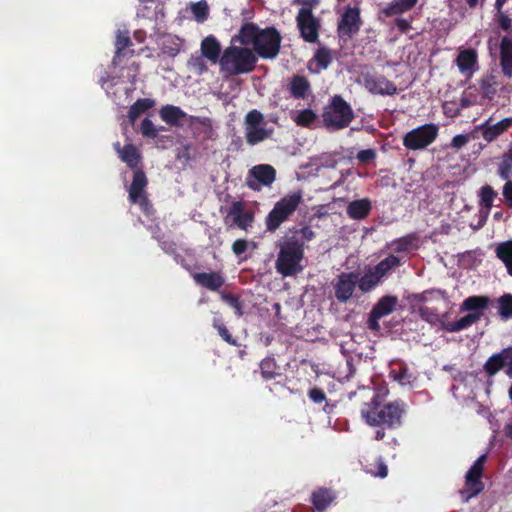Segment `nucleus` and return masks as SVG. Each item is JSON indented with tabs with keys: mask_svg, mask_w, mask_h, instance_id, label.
Wrapping results in <instances>:
<instances>
[{
	"mask_svg": "<svg viewBox=\"0 0 512 512\" xmlns=\"http://www.w3.org/2000/svg\"><path fill=\"white\" fill-rule=\"evenodd\" d=\"M503 196H504L507 206L512 208V181L511 180L506 181V183L503 187Z\"/></svg>",
	"mask_w": 512,
	"mask_h": 512,
	"instance_id": "69168bd1",
	"label": "nucleus"
},
{
	"mask_svg": "<svg viewBox=\"0 0 512 512\" xmlns=\"http://www.w3.org/2000/svg\"><path fill=\"white\" fill-rule=\"evenodd\" d=\"M308 397L314 402V403H322L326 400V394L325 392L318 387H314L309 390Z\"/></svg>",
	"mask_w": 512,
	"mask_h": 512,
	"instance_id": "4d7b16f0",
	"label": "nucleus"
},
{
	"mask_svg": "<svg viewBox=\"0 0 512 512\" xmlns=\"http://www.w3.org/2000/svg\"><path fill=\"white\" fill-rule=\"evenodd\" d=\"M469 141V136L465 134H459L453 137L451 141V147L460 149L465 146Z\"/></svg>",
	"mask_w": 512,
	"mask_h": 512,
	"instance_id": "e2e57ef3",
	"label": "nucleus"
},
{
	"mask_svg": "<svg viewBox=\"0 0 512 512\" xmlns=\"http://www.w3.org/2000/svg\"><path fill=\"white\" fill-rule=\"evenodd\" d=\"M480 320V313H469L457 321L449 322L443 325L447 332H459L471 327Z\"/></svg>",
	"mask_w": 512,
	"mask_h": 512,
	"instance_id": "c756f323",
	"label": "nucleus"
},
{
	"mask_svg": "<svg viewBox=\"0 0 512 512\" xmlns=\"http://www.w3.org/2000/svg\"><path fill=\"white\" fill-rule=\"evenodd\" d=\"M132 45V41L130 39V35L128 31H118L116 36V51L115 55L112 59V63L117 66L120 65L122 60L121 58L125 55V50L129 46Z\"/></svg>",
	"mask_w": 512,
	"mask_h": 512,
	"instance_id": "7c9ffc66",
	"label": "nucleus"
},
{
	"mask_svg": "<svg viewBox=\"0 0 512 512\" xmlns=\"http://www.w3.org/2000/svg\"><path fill=\"white\" fill-rule=\"evenodd\" d=\"M202 55L212 63H219L221 58V45L213 35L205 37L201 42Z\"/></svg>",
	"mask_w": 512,
	"mask_h": 512,
	"instance_id": "4be33fe9",
	"label": "nucleus"
},
{
	"mask_svg": "<svg viewBox=\"0 0 512 512\" xmlns=\"http://www.w3.org/2000/svg\"><path fill=\"white\" fill-rule=\"evenodd\" d=\"M248 248V242L245 239H237L232 244V251L235 255H241L246 252Z\"/></svg>",
	"mask_w": 512,
	"mask_h": 512,
	"instance_id": "680f3d73",
	"label": "nucleus"
},
{
	"mask_svg": "<svg viewBox=\"0 0 512 512\" xmlns=\"http://www.w3.org/2000/svg\"><path fill=\"white\" fill-rule=\"evenodd\" d=\"M413 165H414V158L408 157L404 162L402 167H400V173H401V179L403 181H414V174L413 171Z\"/></svg>",
	"mask_w": 512,
	"mask_h": 512,
	"instance_id": "3c124183",
	"label": "nucleus"
},
{
	"mask_svg": "<svg viewBox=\"0 0 512 512\" xmlns=\"http://www.w3.org/2000/svg\"><path fill=\"white\" fill-rule=\"evenodd\" d=\"M381 319L380 316L375 315L372 311L369 313V317L367 320V326L371 331H378L380 329L379 320Z\"/></svg>",
	"mask_w": 512,
	"mask_h": 512,
	"instance_id": "0e129e2a",
	"label": "nucleus"
},
{
	"mask_svg": "<svg viewBox=\"0 0 512 512\" xmlns=\"http://www.w3.org/2000/svg\"><path fill=\"white\" fill-rule=\"evenodd\" d=\"M303 258L304 242L296 236H291L280 245L275 263L276 270L284 277L296 275L303 270Z\"/></svg>",
	"mask_w": 512,
	"mask_h": 512,
	"instance_id": "20e7f679",
	"label": "nucleus"
},
{
	"mask_svg": "<svg viewBox=\"0 0 512 512\" xmlns=\"http://www.w3.org/2000/svg\"><path fill=\"white\" fill-rule=\"evenodd\" d=\"M299 233L301 234L302 239L305 241H311L315 237V232L310 226H304L300 228Z\"/></svg>",
	"mask_w": 512,
	"mask_h": 512,
	"instance_id": "774afa93",
	"label": "nucleus"
},
{
	"mask_svg": "<svg viewBox=\"0 0 512 512\" xmlns=\"http://www.w3.org/2000/svg\"><path fill=\"white\" fill-rule=\"evenodd\" d=\"M418 312L429 323H436L439 321V312L437 309L429 308L427 306H421L418 308Z\"/></svg>",
	"mask_w": 512,
	"mask_h": 512,
	"instance_id": "864d4df0",
	"label": "nucleus"
},
{
	"mask_svg": "<svg viewBox=\"0 0 512 512\" xmlns=\"http://www.w3.org/2000/svg\"><path fill=\"white\" fill-rule=\"evenodd\" d=\"M456 63L462 74L471 77L478 69L476 51L473 49L460 51L456 59Z\"/></svg>",
	"mask_w": 512,
	"mask_h": 512,
	"instance_id": "aec40b11",
	"label": "nucleus"
},
{
	"mask_svg": "<svg viewBox=\"0 0 512 512\" xmlns=\"http://www.w3.org/2000/svg\"><path fill=\"white\" fill-rule=\"evenodd\" d=\"M415 4L416 0H394L381 12L386 17H392L409 11Z\"/></svg>",
	"mask_w": 512,
	"mask_h": 512,
	"instance_id": "c9c22d12",
	"label": "nucleus"
},
{
	"mask_svg": "<svg viewBox=\"0 0 512 512\" xmlns=\"http://www.w3.org/2000/svg\"><path fill=\"white\" fill-rule=\"evenodd\" d=\"M498 313L502 319L512 318V295L504 294L498 300Z\"/></svg>",
	"mask_w": 512,
	"mask_h": 512,
	"instance_id": "49530a36",
	"label": "nucleus"
},
{
	"mask_svg": "<svg viewBox=\"0 0 512 512\" xmlns=\"http://www.w3.org/2000/svg\"><path fill=\"white\" fill-rule=\"evenodd\" d=\"M193 279L198 285L210 291H219L225 283V278L219 271L196 273Z\"/></svg>",
	"mask_w": 512,
	"mask_h": 512,
	"instance_id": "f3484780",
	"label": "nucleus"
},
{
	"mask_svg": "<svg viewBox=\"0 0 512 512\" xmlns=\"http://www.w3.org/2000/svg\"><path fill=\"white\" fill-rule=\"evenodd\" d=\"M495 252L497 257L505 264L508 273L512 276V240L500 243Z\"/></svg>",
	"mask_w": 512,
	"mask_h": 512,
	"instance_id": "58836bf2",
	"label": "nucleus"
},
{
	"mask_svg": "<svg viewBox=\"0 0 512 512\" xmlns=\"http://www.w3.org/2000/svg\"><path fill=\"white\" fill-rule=\"evenodd\" d=\"M333 60L331 50L327 47H319L312 60L311 64L315 63L316 69L312 70L314 73H319L322 70H326Z\"/></svg>",
	"mask_w": 512,
	"mask_h": 512,
	"instance_id": "72a5a7b5",
	"label": "nucleus"
},
{
	"mask_svg": "<svg viewBox=\"0 0 512 512\" xmlns=\"http://www.w3.org/2000/svg\"><path fill=\"white\" fill-rule=\"evenodd\" d=\"M131 203L137 204L140 207L141 211L147 216L152 215V213L154 212L153 206L150 203L147 195L141 196L138 198V201Z\"/></svg>",
	"mask_w": 512,
	"mask_h": 512,
	"instance_id": "6e6d98bb",
	"label": "nucleus"
},
{
	"mask_svg": "<svg viewBox=\"0 0 512 512\" xmlns=\"http://www.w3.org/2000/svg\"><path fill=\"white\" fill-rule=\"evenodd\" d=\"M260 373L265 381L274 380L277 376H280L278 372V365L274 357H266L260 362Z\"/></svg>",
	"mask_w": 512,
	"mask_h": 512,
	"instance_id": "4c0bfd02",
	"label": "nucleus"
},
{
	"mask_svg": "<svg viewBox=\"0 0 512 512\" xmlns=\"http://www.w3.org/2000/svg\"><path fill=\"white\" fill-rule=\"evenodd\" d=\"M397 297L395 296H383L380 298L377 303L373 306L371 311L375 313V315L385 317L392 313L397 305Z\"/></svg>",
	"mask_w": 512,
	"mask_h": 512,
	"instance_id": "f704fd0d",
	"label": "nucleus"
},
{
	"mask_svg": "<svg viewBox=\"0 0 512 512\" xmlns=\"http://www.w3.org/2000/svg\"><path fill=\"white\" fill-rule=\"evenodd\" d=\"M382 280L383 279L376 273V271L372 267H369L362 276L358 273L357 284L361 292L368 293L376 288Z\"/></svg>",
	"mask_w": 512,
	"mask_h": 512,
	"instance_id": "c85d7f7f",
	"label": "nucleus"
},
{
	"mask_svg": "<svg viewBox=\"0 0 512 512\" xmlns=\"http://www.w3.org/2000/svg\"><path fill=\"white\" fill-rule=\"evenodd\" d=\"M367 473L380 478H385L388 475L387 465L383 462L381 457H374L371 463L364 466Z\"/></svg>",
	"mask_w": 512,
	"mask_h": 512,
	"instance_id": "a19ab883",
	"label": "nucleus"
},
{
	"mask_svg": "<svg viewBox=\"0 0 512 512\" xmlns=\"http://www.w3.org/2000/svg\"><path fill=\"white\" fill-rule=\"evenodd\" d=\"M303 202L301 191L288 193L280 198L265 218V227L268 232L277 231L281 225L288 221Z\"/></svg>",
	"mask_w": 512,
	"mask_h": 512,
	"instance_id": "39448f33",
	"label": "nucleus"
},
{
	"mask_svg": "<svg viewBox=\"0 0 512 512\" xmlns=\"http://www.w3.org/2000/svg\"><path fill=\"white\" fill-rule=\"evenodd\" d=\"M276 180V170L269 164L252 167L246 177V185L253 191H260L263 186H271Z\"/></svg>",
	"mask_w": 512,
	"mask_h": 512,
	"instance_id": "1a4fd4ad",
	"label": "nucleus"
},
{
	"mask_svg": "<svg viewBox=\"0 0 512 512\" xmlns=\"http://www.w3.org/2000/svg\"><path fill=\"white\" fill-rule=\"evenodd\" d=\"M403 143L408 149L416 150V128L406 134Z\"/></svg>",
	"mask_w": 512,
	"mask_h": 512,
	"instance_id": "052dcab7",
	"label": "nucleus"
},
{
	"mask_svg": "<svg viewBox=\"0 0 512 512\" xmlns=\"http://www.w3.org/2000/svg\"><path fill=\"white\" fill-rule=\"evenodd\" d=\"M491 303L488 296H470L467 297L460 306V311H468L470 313H480V318L483 316L484 310H486Z\"/></svg>",
	"mask_w": 512,
	"mask_h": 512,
	"instance_id": "b1692460",
	"label": "nucleus"
},
{
	"mask_svg": "<svg viewBox=\"0 0 512 512\" xmlns=\"http://www.w3.org/2000/svg\"><path fill=\"white\" fill-rule=\"evenodd\" d=\"M265 121L263 114L253 109L245 116V138L246 142L254 146L271 136L272 130L264 127Z\"/></svg>",
	"mask_w": 512,
	"mask_h": 512,
	"instance_id": "0eeeda50",
	"label": "nucleus"
},
{
	"mask_svg": "<svg viewBox=\"0 0 512 512\" xmlns=\"http://www.w3.org/2000/svg\"><path fill=\"white\" fill-rule=\"evenodd\" d=\"M361 77L364 87L372 94L393 95L397 91L392 81L377 72H365Z\"/></svg>",
	"mask_w": 512,
	"mask_h": 512,
	"instance_id": "4468645a",
	"label": "nucleus"
},
{
	"mask_svg": "<svg viewBox=\"0 0 512 512\" xmlns=\"http://www.w3.org/2000/svg\"><path fill=\"white\" fill-rule=\"evenodd\" d=\"M228 217H232L233 224L245 231H247V229L251 227L252 223L254 222L253 212L247 211L242 201H236L232 203L226 219Z\"/></svg>",
	"mask_w": 512,
	"mask_h": 512,
	"instance_id": "2eb2a0df",
	"label": "nucleus"
},
{
	"mask_svg": "<svg viewBox=\"0 0 512 512\" xmlns=\"http://www.w3.org/2000/svg\"><path fill=\"white\" fill-rule=\"evenodd\" d=\"M113 147L121 161L126 163L131 170L140 169L139 164L141 163L142 156L132 143L121 146L120 142H116L113 144Z\"/></svg>",
	"mask_w": 512,
	"mask_h": 512,
	"instance_id": "dca6fc26",
	"label": "nucleus"
},
{
	"mask_svg": "<svg viewBox=\"0 0 512 512\" xmlns=\"http://www.w3.org/2000/svg\"><path fill=\"white\" fill-rule=\"evenodd\" d=\"M296 22L301 37L308 43H316L319 39L320 21L313 12L309 10H299L296 16Z\"/></svg>",
	"mask_w": 512,
	"mask_h": 512,
	"instance_id": "f8f14e48",
	"label": "nucleus"
},
{
	"mask_svg": "<svg viewBox=\"0 0 512 512\" xmlns=\"http://www.w3.org/2000/svg\"><path fill=\"white\" fill-rule=\"evenodd\" d=\"M498 175L508 181L512 175V151L503 154L501 162L498 165Z\"/></svg>",
	"mask_w": 512,
	"mask_h": 512,
	"instance_id": "c03bdc74",
	"label": "nucleus"
},
{
	"mask_svg": "<svg viewBox=\"0 0 512 512\" xmlns=\"http://www.w3.org/2000/svg\"><path fill=\"white\" fill-rule=\"evenodd\" d=\"M487 455L483 454L477 458L465 475V489L461 491V495L465 501L477 496L484 490V483L481 478L483 476L484 464Z\"/></svg>",
	"mask_w": 512,
	"mask_h": 512,
	"instance_id": "6e6552de",
	"label": "nucleus"
},
{
	"mask_svg": "<svg viewBox=\"0 0 512 512\" xmlns=\"http://www.w3.org/2000/svg\"><path fill=\"white\" fill-rule=\"evenodd\" d=\"M311 85L302 75H294L289 82V92L294 99H304L310 92Z\"/></svg>",
	"mask_w": 512,
	"mask_h": 512,
	"instance_id": "a878e982",
	"label": "nucleus"
},
{
	"mask_svg": "<svg viewBox=\"0 0 512 512\" xmlns=\"http://www.w3.org/2000/svg\"><path fill=\"white\" fill-rule=\"evenodd\" d=\"M159 115L162 121L171 127H180L183 121L188 118V115L180 107L167 104L161 107Z\"/></svg>",
	"mask_w": 512,
	"mask_h": 512,
	"instance_id": "a211bd4d",
	"label": "nucleus"
},
{
	"mask_svg": "<svg viewBox=\"0 0 512 512\" xmlns=\"http://www.w3.org/2000/svg\"><path fill=\"white\" fill-rule=\"evenodd\" d=\"M512 125V118H504L501 121L492 124L491 120H487L483 123L479 129L482 131V137L487 142H492L505 131H507Z\"/></svg>",
	"mask_w": 512,
	"mask_h": 512,
	"instance_id": "6ab92c4d",
	"label": "nucleus"
},
{
	"mask_svg": "<svg viewBox=\"0 0 512 512\" xmlns=\"http://www.w3.org/2000/svg\"><path fill=\"white\" fill-rule=\"evenodd\" d=\"M354 118L351 105L340 95H334L322 113L323 124L331 131L348 127Z\"/></svg>",
	"mask_w": 512,
	"mask_h": 512,
	"instance_id": "423d86ee",
	"label": "nucleus"
},
{
	"mask_svg": "<svg viewBox=\"0 0 512 512\" xmlns=\"http://www.w3.org/2000/svg\"><path fill=\"white\" fill-rule=\"evenodd\" d=\"M394 25L402 33H407L411 29V22L403 18H396Z\"/></svg>",
	"mask_w": 512,
	"mask_h": 512,
	"instance_id": "338daca9",
	"label": "nucleus"
},
{
	"mask_svg": "<svg viewBox=\"0 0 512 512\" xmlns=\"http://www.w3.org/2000/svg\"><path fill=\"white\" fill-rule=\"evenodd\" d=\"M148 184V179L142 169L133 171L132 183L129 187L128 199L130 202L138 201V198L147 195L145 189Z\"/></svg>",
	"mask_w": 512,
	"mask_h": 512,
	"instance_id": "412c9836",
	"label": "nucleus"
},
{
	"mask_svg": "<svg viewBox=\"0 0 512 512\" xmlns=\"http://www.w3.org/2000/svg\"><path fill=\"white\" fill-rule=\"evenodd\" d=\"M282 37L274 27L260 28L255 23H244L238 33L232 37L231 43L244 46L252 45L253 52L262 59H275L281 48Z\"/></svg>",
	"mask_w": 512,
	"mask_h": 512,
	"instance_id": "f257e3e1",
	"label": "nucleus"
},
{
	"mask_svg": "<svg viewBox=\"0 0 512 512\" xmlns=\"http://www.w3.org/2000/svg\"><path fill=\"white\" fill-rule=\"evenodd\" d=\"M497 21L499 26L505 30L508 31L511 29L512 26V20L508 15H506L504 12L500 11L497 12Z\"/></svg>",
	"mask_w": 512,
	"mask_h": 512,
	"instance_id": "bf43d9fd",
	"label": "nucleus"
},
{
	"mask_svg": "<svg viewBox=\"0 0 512 512\" xmlns=\"http://www.w3.org/2000/svg\"><path fill=\"white\" fill-rule=\"evenodd\" d=\"M416 236L414 234L399 238L391 243V248L396 253H405L413 248Z\"/></svg>",
	"mask_w": 512,
	"mask_h": 512,
	"instance_id": "79ce46f5",
	"label": "nucleus"
},
{
	"mask_svg": "<svg viewBox=\"0 0 512 512\" xmlns=\"http://www.w3.org/2000/svg\"><path fill=\"white\" fill-rule=\"evenodd\" d=\"M162 51L170 57H175L180 52V46L173 39H169L163 42Z\"/></svg>",
	"mask_w": 512,
	"mask_h": 512,
	"instance_id": "5fc2aeb1",
	"label": "nucleus"
},
{
	"mask_svg": "<svg viewBox=\"0 0 512 512\" xmlns=\"http://www.w3.org/2000/svg\"><path fill=\"white\" fill-rule=\"evenodd\" d=\"M191 12L197 22H204L209 16V6L206 0L191 3Z\"/></svg>",
	"mask_w": 512,
	"mask_h": 512,
	"instance_id": "37998d69",
	"label": "nucleus"
},
{
	"mask_svg": "<svg viewBox=\"0 0 512 512\" xmlns=\"http://www.w3.org/2000/svg\"><path fill=\"white\" fill-rule=\"evenodd\" d=\"M403 263L404 259L402 256L390 254L372 268L382 279H384L390 275L395 268L401 266Z\"/></svg>",
	"mask_w": 512,
	"mask_h": 512,
	"instance_id": "cd10ccee",
	"label": "nucleus"
},
{
	"mask_svg": "<svg viewBox=\"0 0 512 512\" xmlns=\"http://www.w3.org/2000/svg\"><path fill=\"white\" fill-rule=\"evenodd\" d=\"M317 115L311 109L300 110L295 118V122L299 126L307 127L312 124Z\"/></svg>",
	"mask_w": 512,
	"mask_h": 512,
	"instance_id": "8fccbe9b",
	"label": "nucleus"
},
{
	"mask_svg": "<svg viewBox=\"0 0 512 512\" xmlns=\"http://www.w3.org/2000/svg\"><path fill=\"white\" fill-rule=\"evenodd\" d=\"M213 328H215L219 334V336L228 344L232 346H238L237 340L233 338L228 328L224 325L222 319L220 317H215L212 323Z\"/></svg>",
	"mask_w": 512,
	"mask_h": 512,
	"instance_id": "a18cd8bd",
	"label": "nucleus"
},
{
	"mask_svg": "<svg viewBox=\"0 0 512 512\" xmlns=\"http://www.w3.org/2000/svg\"><path fill=\"white\" fill-rule=\"evenodd\" d=\"M335 499L334 492L325 487H320L311 495V503L319 512L324 511Z\"/></svg>",
	"mask_w": 512,
	"mask_h": 512,
	"instance_id": "bb28decb",
	"label": "nucleus"
},
{
	"mask_svg": "<svg viewBox=\"0 0 512 512\" xmlns=\"http://www.w3.org/2000/svg\"><path fill=\"white\" fill-rule=\"evenodd\" d=\"M220 294H221V299L227 305H229L231 308L234 309L237 317H242L244 314V311H243V305H242V302H241L239 296L234 295L229 292H221Z\"/></svg>",
	"mask_w": 512,
	"mask_h": 512,
	"instance_id": "de8ad7c7",
	"label": "nucleus"
},
{
	"mask_svg": "<svg viewBox=\"0 0 512 512\" xmlns=\"http://www.w3.org/2000/svg\"><path fill=\"white\" fill-rule=\"evenodd\" d=\"M141 134L144 137L154 139L158 135V129L155 127L154 123L149 119L145 118L140 125Z\"/></svg>",
	"mask_w": 512,
	"mask_h": 512,
	"instance_id": "603ef678",
	"label": "nucleus"
},
{
	"mask_svg": "<svg viewBox=\"0 0 512 512\" xmlns=\"http://www.w3.org/2000/svg\"><path fill=\"white\" fill-rule=\"evenodd\" d=\"M155 100L150 98L137 99L128 110V118L131 124H134L136 119L149 109L155 106Z\"/></svg>",
	"mask_w": 512,
	"mask_h": 512,
	"instance_id": "2f4dec72",
	"label": "nucleus"
},
{
	"mask_svg": "<svg viewBox=\"0 0 512 512\" xmlns=\"http://www.w3.org/2000/svg\"><path fill=\"white\" fill-rule=\"evenodd\" d=\"M376 158L374 149H364L358 152L357 159L360 163L366 164Z\"/></svg>",
	"mask_w": 512,
	"mask_h": 512,
	"instance_id": "13d9d810",
	"label": "nucleus"
},
{
	"mask_svg": "<svg viewBox=\"0 0 512 512\" xmlns=\"http://www.w3.org/2000/svg\"><path fill=\"white\" fill-rule=\"evenodd\" d=\"M496 195L497 193L491 186H483L480 190V204L487 210H490L491 207L493 206V201Z\"/></svg>",
	"mask_w": 512,
	"mask_h": 512,
	"instance_id": "09e8293b",
	"label": "nucleus"
},
{
	"mask_svg": "<svg viewBox=\"0 0 512 512\" xmlns=\"http://www.w3.org/2000/svg\"><path fill=\"white\" fill-rule=\"evenodd\" d=\"M362 20L358 7L345 8L338 21L337 33L340 38L348 39L357 34L361 28Z\"/></svg>",
	"mask_w": 512,
	"mask_h": 512,
	"instance_id": "9d476101",
	"label": "nucleus"
},
{
	"mask_svg": "<svg viewBox=\"0 0 512 512\" xmlns=\"http://www.w3.org/2000/svg\"><path fill=\"white\" fill-rule=\"evenodd\" d=\"M258 57L247 46H236L234 43L227 47L220 58L221 72L236 76L254 71Z\"/></svg>",
	"mask_w": 512,
	"mask_h": 512,
	"instance_id": "7ed1b4c3",
	"label": "nucleus"
},
{
	"mask_svg": "<svg viewBox=\"0 0 512 512\" xmlns=\"http://www.w3.org/2000/svg\"><path fill=\"white\" fill-rule=\"evenodd\" d=\"M391 377L401 386L411 388L414 382V376L406 364H400L397 368H393L390 372Z\"/></svg>",
	"mask_w": 512,
	"mask_h": 512,
	"instance_id": "e433bc0d",
	"label": "nucleus"
},
{
	"mask_svg": "<svg viewBox=\"0 0 512 512\" xmlns=\"http://www.w3.org/2000/svg\"><path fill=\"white\" fill-rule=\"evenodd\" d=\"M503 368L506 375L512 379V346L493 354L483 365V370L489 377L495 376Z\"/></svg>",
	"mask_w": 512,
	"mask_h": 512,
	"instance_id": "ddd939ff",
	"label": "nucleus"
},
{
	"mask_svg": "<svg viewBox=\"0 0 512 512\" xmlns=\"http://www.w3.org/2000/svg\"><path fill=\"white\" fill-rule=\"evenodd\" d=\"M372 205L369 199L354 200L347 206V215L354 220L365 219L371 212Z\"/></svg>",
	"mask_w": 512,
	"mask_h": 512,
	"instance_id": "393cba45",
	"label": "nucleus"
},
{
	"mask_svg": "<svg viewBox=\"0 0 512 512\" xmlns=\"http://www.w3.org/2000/svg\"><path fill=\"white\" fill-rule=\"evenodd\" d=\"M438 135V126L426 124L418 127V149H423L431 144Z\"/></svg>",
	"mask_w": 512,
	"mask_h": 512,
	"instance_id": "473e14b6",
	"label": "nucleus"
},
{
	"mask_svg": "<svg viewBox=\"0 0 512 512\" xmlns=\"http://www.w3.org/2000/svg\"><path fill=\"white\" fill-rule=\"evenodd\" d=\"M384 397L373 392L370 401L361 408V416L370 426H385L395 428L401 425L402 418L407 413V405L402 400L384 404Z\"/></svg>",
	"mask_w": 512,
	"mask_h": 512,
	"instance_id": "f03ea898",
	"label": "nucleus"
},
{
	"mask_svg": "<svg viewBox=\"0 0 512 512\" xmlns=\"http://www.w3.org/2000/svg\"><path fill=\"white\" fill-rule=\"evenodd\" d=\"M358 282V272H342L333 281L334 296L340 303H347L353 296Z\"/></svg>",
	"mask_w": 512,
	"mask_h": 512,
	"instance_id": "9b49d317",
	"label": "nucleus"
},
{
	"mask_svg": "<svg viewBox=\"0 0 512 512\" xmlns=\"http://www.w3.org/2000/svg\"><path fill=\"white\" fill-rule=\"evenodd\" d=\"M500 66L507 77H512V39L504 36L500 43Z\"/></svg>",
	"mask_w": 512,
	"mask_h": 512,
	"instance_id": "5701e85b",
	"label": "nucleus"
},
{
	"mask_svg": "<svg viewBox=\"0 0 512 512\" xmlns=\"http://www.w3.org/2000/svg\"><path fill=\"white\" fill-rule=\"evenodd\" d=\"M481 92L485 98L492 99L498 86L497 77L493 74H487L479 82Z\"/></svg>",
	"mask_w": 512,
	"mask_h": 512,
	"instance_id": "ea45409f",
	"label": "nucleus"
}]
</instances>
